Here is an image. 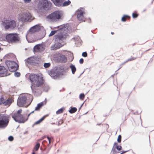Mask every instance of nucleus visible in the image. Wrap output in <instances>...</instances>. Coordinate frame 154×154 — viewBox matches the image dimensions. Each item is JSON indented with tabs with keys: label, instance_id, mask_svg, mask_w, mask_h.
<instances>
[{
	"label": "nucleus",
	"instance_id": "27",
	"mask_svg": "<svg viewBox=\"0 0 154 154\" xmlns=\"http://www.w3.org/2000/svg\"><path fill=\"white\" fill-rule=\"evenodd\" d=\"M71 3L70 1L69 0H68L67 1H65L63 4V6H67L69 5Z\"/></svg>",
	"mask_w": 154,
	"mask_h": 154
},
{
	"label": "nucleus",
	"instance_id": "15",
	"mask_svg": "<svg viewBox=\"0 0 154 154\" xmlns=\"http://www.w3.org/2000/svg\"><path fill=\"white\" fill-rule=\"evenodd\" d=\"M8 71L4 66H0V76H6L10 75V73H8Z\"/></svg>",
	"mask_w": 154,
	"mask_h": 154
},
{
	"label": "nucleus",
	"instance_id": "3",
	"mask_svg": "<svg viewBox=\"0 0 154 154\" xmlns=\"http://www.w3.org/2000/svg\"><path fill=\"white\" fill-rule=\"evenodd\" d=\"M29 100V103L28 105L25 106L27 107L32 102L33 98L32 95L30 94H27L23 96L19 97L17 101V105L19 107H23L26 103L27 101Z\"/></svg>",
	"mask_w": 154,
	"mask_h": 154
},
{
	"label": "nucleus",
	"instance_id": "48",
	"mask_svg": "<svg viewBox=\"0 0 154 154\" xmlns=\"http://www.w3.org/2000/svg\"><path fill=\"white\" fill-rule=\"evenodd\" d=\"M9 56L10 57H14V55L13 54H10V55H9Z\"/></svg>",
	"mask_w": 154,
	"mask_h": 154
},
{
	"label": "nucleus",
	"instance_id": "32",
	"mask_svg": "<svg viewBox=\"0 0 154 154\" xmlns=\"http://www.w3.org/2000/svg\"><path fill=\"white\" fill-rule=\"evenodd\" d=\"M85 97L84 94L83 93H81L80 94L79 97L81 100H83Z\"/></svg>",
	"mask_w": 154,
	"mask_h": 154
},
{
	"label": "nucleus",
	"instance_id": "54",
	"mask_svg": "<svg viewBox=\"0 0 154 154\" xmlns=\"http://www.w3.org/2000/svg\"><path fill=\"white\" fill-rule=\"evenodd\" d=\"M31 114L30 113H29V114H28V117Z\"/></svg>",
	"mask_w": 154,
	"mask_h": 154
},
{
	"label": "nucleus",
	"instance_id": "50",
	"mask_svg": "<svg viewBox=\"0 0 154 154\" xmlns=\"http://www.w3.org/2000/svg\"><path fill=\"white\" fill-rule=\"evenodd\" d=\"M47 139H48V141L51 140V138L48 137H47Z\"/></svg>",
	"mask_w": 154,
	"mask_h": 154
},
{
	"label": "nucleus",
	"instance_id": "36",
	"mask_svg": "<svg viewBox=\"0 0 154 154\" xmlns=\"http://www.w3.org/2000/svg\"><path fill=\"white\" fill-rule=\"evenodd\" d=\"M132 16L133 18H137L138 17V14L136 13H133L132 14Z\"/></svg>",
	"mask_w": 154,
	"mask_h": 154
},
{
	"label": "nucleus",
	"instance_id": "53",
	"mask_svg": "<svg viewBox=\"0 0 154 154\" xmlns=\"http://www.w3.org/2000/svg\"><path fill=\"white\" fill-rule=\"evenodd\" d=\"M51 143V140H49V143L50 144Z\"/></svg>",
	"mask_w": 154,
	"mask_h": 154
},
{
	"label": "nucleus",
	"instance_id": "55",
	"mask_svg": "<svg viewBox=\"0 0 154 154\" xmlns=\"http://www.w3.org/2000/svg\"><path fill=\"white\" fill-rule=\"evenodd\" d=\"M111 34H112V35H113L114 34V32H111Z\"/></svg>",
	"mask_w": 154,
	"mask_h": 154
},
{
	"label": "nucleus",
	"instance_id": "5",
	"mask_svg": "<svg viewBox=\"0 0 154 154\" xmlns=\"http://www.w3.org/2000/svg\"><path fill=\"white\" fill-rule=\"evenodd\" d=\"M62 14L61 11H56L49 14L47 17V18L50 21L52 22H56L61 18Z\"/></svg>",
	"mask_w": 154,
	"mask_h": 154
},
{
	"label": "nucleus",
	"instance_id": "4",
	"mask_svg": "<svg viewBox=\"0 0 154 154\" xmlns=\"http://www.w3.org/2000/svg\"><path fill=\"white\" fill-rule=\"evenodd\" d=\"M58 29L52 31L49 35V36H51L57 32V34H64V35H67V32L68 31V24H64L57 26Z\"/></svg>",
	"mask_w": 154,
	"mask_h": 154
},
{
	"label": "nucleus",
	"instance_id": "44",
	"mask_svg": "<svg viewBox=\"0 0 154 154\" xmlns=\"http://www.w3.org/2000/svg\"><path fill=\"white\" fill-rule=\"evenodd\" d=\"M63 122L61 120H60L59 122V125H60L62 124Z\"/></svg>",
	"mask_w": 154,
	"mask_h": 154
},
{
	"label": "nucleus",
	"instance_id": "24",
	"mask_svg": "<svg viewBox=\"0 0 154 154\" xmlns=\"http://www.w3.org/2000/svg\"><path fill=\"white\" fill-rule=\"evenodd\" d=\"M45 116H44L42 118H41V119H39L38 121L35 122L32 125V126L33 127L34 126L38 125L41 122H42L45 119Z\"/></svg>",
	"mask_w": 154,
	"mask_h": 154
},
{
	"label": "nucleus",
	"instance_id": "7",
	"mask_svg": "<svg viewBox=\"0 0 154 154\" xmlns=\"http://www.w3.org/2000/svg\"><path fill=\"white\" fill-rule=\"evenodd\" d=\"M5 64L8 67L9 71L11 72H15L18 69V65L16 63L13 61H5Z\"/></svg>",
	"mask_w": 154,
	"mask_h": 154
},
{
	"label": "nucleus",
	"instance_id": "17",
	"mask_svg": "<svg viewBox=\"0 0 154 154\" xmlns=\"http://www.w3.org/2000/svg\"><path fill=\"white\" fill-rule=\"evenodd\" d=\"M40 29V27L38 25H36L32 26L29 30V32L31 34L38 32Z\"/></svg>",
	"mask_w": 154,
	"mask_h": 154
},
{
	"label": "nucleus",
	"instance_id": "22",
	"mask_svg": "<svg viewBox=\"0 0 154 154\" xmlns=\"http://www.w3.org/2000/svg\"><path fill=\"white\" fill-rule=\"evenodd\" d=\"M69 67L71 69L72 73L74 74L76 69L75 66L72 63H70Z\"/></svg>",
	"mask_w": 154,
	"mask_h": 154
},
{
	"label": "nucleus",
	"instance_id": "43",
	"mask_svg": "<svg viewBox=\"0 0 154 154\" xmlns=\"http://www.w3.org/2000/svg\"><path fill=\"white\" fill-rule=\"evenodd\" d=\"M84 60L82 58H81L79 60V63L81 64H82L83 63Z\"/></svg>",
	"mask_w": 154,
	"mask_h": 154
},
{
	"label": "nucleus",
	"instance_id": "19",
	"mask_svg": "<svg viewBox=\"0 0 154 154\" xmlns=\"http://www.w3.org/2000/svg\"><path fill=\"white\" fill-rule=\"evenodd\" d=\"M50 3V2L48 0H44L41 2V3L44 8H47Z\"/></svg>",
	"mask_w": 154,
	"mask_h": 154
},
{
	"label": "nucleus",
	"instance_id": "42",
	"mask_svg": "<svg viewBox=\"0 0 154 154\" xmlns=\"http://www.w3.org/2000/svg\"><path fill=\"white\" fill-rule=\"evenodd\" d=\"M23 1L26 3H29L31 1V0H23Z\"/></svg>",
	"mask_w": 154,
	"mask_h": 154
},
{
	"label": "nucleus",
	"instance_id": "9",
	"mask_svg": "<svg viewBox=\"0 0 154 154\" xmlns=\"http://www.w3.org/2000/svg\"><path fill=\"white\" fill-rule=\"evenodd\" d=\"M2 24L6 29H14L16 26V22L13 20H6L4 21Z\"/></svg>",
	"mask_w": 154,
	"mask_h": 154
},
{
	"label": "nucleus",
	"instance_id": "26",
	"mask_svg": "<svg viewBox=\"0 0 154 154\" xmlns=\"http://www.w3.org/2000/svg\"><path fill=\"white\" fill-rule=\"evenodd\" d=\"M119 152L116 150L115 147L113 146L111 153H112V154H116Z\"/></svg>",
	"mask_w": 154,
	"mask_h": 154
},
{
	"label": "nucleus",
	"instance_id": "12",
	"mask_svg": "<svg viewBox=\"0 0 154 154\" xmlns=\"http://www.w3.org/2000/svg\"><path fill=\"white\" fill-rule=\"evenodd\" d=\"M54 56L55 60L57 62L65 63L67 61V58L65 55L61 53H56Z\"/></svg>",
	"mask_w": 154,
	"mask_h": 154
},
{
	"label": "nucleus",
	"instance_id": "21",
	"mask_svg": "<svg viewBox=\"0 0 154 154\" xmlns=\"http://www.w3.org/2000/svg\"><path fill=\"white\" fill-rule=\"evenodd\" d=\"M51 1L57 6L60 7L62 5V0H51Z\"/></svg>",
	"mask_w": 154,
	"mask_h": 154
},
{
	"label": "nucleus",
	"instance_id": "16",
	"mask_svg": "<svg viewBox=\"0 0 154 154\" xmlns=\"http://www.w3.org/2000/svg\"><path fill=\"white\" fill-rule=\"evenodd\" d=\"M27 62L30 64L37 63L38 62V59L36 57H31L27 59Z\"/></svg>",
	"mask_w": 154,
	"mask_h": 154
},
{
	"label": "nucleus",
	"instance_id": "45",
	"mask_svg": "<svg viewBox=\"0 0 154 154\" xmlns=\"http://www.w3.org/2000/svg\"><path fill=\"white\" fill-rule=\"evenodd\" d=\"M117 144H118V143L117 142H115L114 143L113 146L115 147L116 146H118Z\"/></svg>",
	"mask_w": 154,
	"mask_h": 154
},
{
	"label": "nucleus",
	"instance_id": "41",
	"mask_svg": "<svg viewBox=\"0 0 154 154\" xmlns=\"http://www.w3.org/2000/svg\"><path fill=\"white\" fill-rule=\"evenodd\" d=\"M136 59V58H134V57H131L129 59H128V60H127L126 61H127V62H128V61H131V60H134L135 59Z\"/></svg>",
	"mask_w": 154,
	"mask_h": 154
},
{
	"label": "nucleus",
	"instance_id": "63",
	"mask_svg": "<svg viewBox=\"0 0 154 154\" xmlns=\"http://www.w3.org/2000/svg\"><path fill=\"white\" fill-rule=\"evenodd\" d=\"M100 124H97V125H100Z\"/></svg>",
	"mask_w": 154,
	"mask_h": 154
},
{
	"label": "nucleus",
	"instance_id": "47",
	"mask_svg": "<svg viewBox=\"0 0 154 154\" xmlns=\"http://www.w3.org/2000/svg\"><path fill=\"white\" fill-rule=\"evenodd\" d=\"M28 131H26L25 132H24V133H23V134H28Z\"/></svg>",
	"mask_w": 154,
	"mask_h": 154
},
{
	"label": "nucleus",
	"instance_id": "38",
	"mask_svg": "<svg viewBox=\"0 0 154 154\" xmlns=\"http://www.w3.org/2000/svg\"><path fill=\"white\" fill-rule=\"evenodd\" d=\"M4 99V97L3 96H2L0 98V105L2 104V103H3V100Z\"/></svg>",
	"mask_w": 154,
	"mask_h": 154
},
{
	"label": "nucleus",
	"instance_id": "46",
	"mask_svg": "<svg viewBox=\"0 0 154 154\" xmlns=\"http://www.w3.org/2000/svg\"><path fill=\"white\" fill-rule=\"evenodd\" d=\"M127 62V61H125V62H124V63H122L121 64H120V66H123V65H124V64L125 63H126Z\"/></svg>",
	"mask_w": 154,
	"mask_h": 154
},
{
	"label": "nucleus",
	"instance_id": "13",
	"mask_svg": "<svg viewBox=\"0 0 154 154\" xmlns=\"http://www.w3.org/2000/svg\"><path fill=\"white\" fill-rule=\"evenodd\" d=\"M49 74L53 79H58L60 75H63L62 72L59 71L58 68L56 69L51 70L49 72Z\"/></svg>",
	"mask_w": 154,
	"mask_h": 154
},
{
	"label": "nucleus",
	"instance_id": "30",
	"mask_svg": "<svg viewBox=\"0 0 154 154\" xmlns=\"http://www.w3.org/2000/svg\"><path fill=\"white\" fill-rule=\"evenodd\" d=\"M40 144L38 143H37L36 145L34 147V149L35 151H37L39 149L40 147Z\"/></svg>",
	"mask_w": 154,
	"mask_h": 154
},
{
	"label": "nucleus",
	"instance_id": "2",
	"mask_svg": "<svg viewBox=\"0 0 154 154\" xmlns=\"http://www.w3.org/2000/svg\"><path fill=\"white\" fill-rule=\"evenodd\" d=\"M67 36H64V34H57L55 35L54 38L55 39L56 42L54 44L51 46V49L56 50L62 47L64 45L63 43L65 40Z\"/></svg>",
	"mask_w": 154,
	"mask_h": 154
},
{
	"label": "nucleus",
	"instance_id": "25",
	"mask_svg": "<svg viewBox=\"0 0 154 154\" xmlns=\"http://www.w3.org/2000/svg\"><path fill=\"white\" fill-rule=\"evenodd\" d=\"M77 109L76 107H72L69 110V112L70 113H73L77 111Z\"/></svg>",
	"mask_w": 154,
	"mask_h": 154
},
{
	"label": "nucleus",
	"instance_id": "18",
	"mask_svg": "<svg viewBox=\"0 0 154 154\" xmlns=\"http://www.w3.org/2000/svg\"><path fill=\"white\" fill-rule=\"evenodd\" d=\"M33 50L35 52H40L43 50V47L42 45L38 44L34 47Z\"/></svg>",
	"mask_w": 154,
	"mask_h": 154
},
{
	"label": "nucleus",
	"instance_id": "62",
	"mask_svg": "<svg viewBox=\"0 0 154 154\" xmlns=\"http://www.w3.org/2000/svg\"><path fill=\"white\" fill-rule=\"evenodd\" d=\"M112 77H114V75H112L111 76Z\"/></svg>",
	"mask_w": 154,
	"mask_h": 154
},
{
	"label": "nucleus",
	"instance_id": "56",
	"mask_svg": "<svg viewBox=\"0 0 154 154\" xmlns=\"http://www.w3.org/2000/svg\"><path fill=\"white\" fill-rule=\"evenodd\" d=\"M83 104H84V103H82V104L81 105V106H83Z\"/></svg>",
	"mask_w": 154,
	"mask_h": 154
},
{
	"label": "nucleus",
	"instance_id": "59",
	"mask_svg": "<svg viewBox=\"0 0 154 154\" xmlns=\"http://www.w3.org/2000/svg\"><path fill=\"white\" fill-rule=\"evenodd\" d=\"M46 154H45L44 153H42L41 154H46Z\"/></svg>",
	"mask_w": 154,
	"mask_h": 154
},
{
	"label": "nucleus",
	"instance_id": "14",
	"mask_svg": "<svg viewBox=\"0 0 154 154\" xmlns=\"http://www.w3.org/2000/svg\"><path fill=\"white\" fill-rule=\"evenodd\" d=\"M77 18L78 20L81 21H85V18L83 14L84 12L83 8H80L78 9L76 11Z\"/></svg>",
	"mask_w": 154,
	"mask_h": 154
},
{
	"label": "nucleus",
	"instance_id": "1",
	"mask_svg": "<svg viewBox=\"0 0 154 154\" xmlns=\"http://www.w3.org/2000/svg\"><path fill=\"white\" fill-rule=\"evenodd\" d=\"M29 79L32 83L31 88L34 94L36 96L40 95L42 93L41 86L44 83L43 77L35 74H31Z\"/></svg>",
	"mask_w": 154,
	"mask_h": 154
},
{
	"label": "nucleus",
	"instance_id": "20",
	"mask_svg": "<svg viewBox=\"0 0 154 154\" xmlns=\"http://www.w3.org/2000/svg\"><path fill=\"white\" fill-rule=\"evenodd\" d=\"M12 100L11 99H8L6 100H5L4 99L3 100V103L2 104H3L5 106H9L12 103Z\"/></svg>",
	"mask_w": 154,
	"mask_h": 154
},
{
	"label": "nucleus",
	"instance_id": "61",
	"mask_svg": "<svg viewBox=\"0 0 154 154\" xmlns=\"http://www.w3.org/2000/svg\"><path fill=\"white\" fill-rule=\"evenodd\" d=\"M146 11V9H144V10H143V11Z\"/></svg>",
	"mask_w": 154,
	"mask_h": 154
},
{
	"label": "nucleus",
	"instance_id": "35",
	"mask_svg": "<svg viewBox=\"0 0 154 154\" xmlns=\"http://www.w3.org/2000/svg\"><path fill=\"white\" fill-rule=\"evenodd\" d=\"M115 147L119 151H120L122 149V147L121 146H116Z\"/></svg>",
	"mask_w": 154,
	"mask_h": 154
},
{
	"label": "nucleus",
	"instance_id": "51",
	"mask_svg": "<svg viewBox=\"0 0 154 154\" xmlns=\"http://www.w3.org/2000/svg\"><path fill=\"white\" fill-rule=\"evenodd\" d=\"M122 66H120V65L119 68L117 70H118Z\"/></svg>",
	"mask_w": 154,
	"mask_h": 154
},
{
	"label": "nucleus",
	"instance_id": "33",
	"mask_svg": "<svg viewBox=\"0 0 154 154\" xmlns=\"http://www.w3.org/2000/svg\"><path fill=\"white\" fill-rule=\"evenodd\" d=\"M20 74L19 72H16L14 73V75L16 77H19L20 76Z\"/></svg>",
	"mask_w": 154,
	"mask_h": 154
},
{
	"label": "nucleus",
	"instance_id": "58",
	"mask_svg": "<svg viewBox=\"0 0 154 154\" xmlns=\"http://www.w3.org/2000/svg\"><path fill=\"white\" fill-rule=\"evenodd\" d=\"M32 154H35L34 152H33Z\"/></svg>",
	"mask_w": 154,
	"mask_h": 154
},
{
	"label": "nucleus",
	"instance_id": "31",
	"mask_svg": "<svg viewBox=\"0 0 154 154\" xmlns=\"http://www.w3.org/2000/svg\"><path fill=\"white\" fill-rule=\"evenodd\" d=\"M51 65L50 63H45L44 64V66L45 68H47L49 67Z\"/></svg>",
	"mask_w": 154,
	"mask_h": 154
},
{
	"label": "nucleus",
	"instance_id": "52",
	"mask_svg": "<svg viewBox=\"0 0 154 154\" xmlns=\"http://www.w3.org/2000/svg\"><path fill=\"white\" fill-rule=\"evenodd\" d=\"M34 112V111H32L30 113H31V114L32 113H33Z\"/></svg>",
	"mask_w": 154,
	"mask_h": 154
},
{
	"label": "nucleus",
	"instance_id": "57",
	"mask_svg": "<svg viewBox=\"0 0 154 154\" xmlns=\"http://www.w3.org/2000/svg\"><path fill=\"white\" fill-rule=\"evenodd\" d=\"M43 37H42V38H39V39H42V38H43Z\"/></svg>",
	"mask_w": 154,
	"mask_h": 154
},
{
	"label": "nucleus",
	"instance_id": "64",
	"mask_svg": "<svg viewBox=\"0 0 154 154\" xmlns=\"http://www.w3.org/2000/svg\"><path fill=\"white\" fill-rule=\"evenodd\" d=\"M78 38H80L79 37H78Z\"/></svg>",
	"mask_w": 154,
	"mask_h": 154
},
{
	"label": "nucleus",
	"instance_id": "8",
	"mask_svg": "<svg viewBox=\"0 0 154 154\" xmlns=\"http://www.w3.org/2000/svg\"><path fill=\"white\" fill-rule=\"evenodd\" d=\"M18 20L22 22L30 21L32 20V16L29 13H23L18 15Z\"/></svg>",
	"mask_w": 154,
	"mask_h": 154
},
{
	"label": "nucleus",
	"instance_id": "6",
	"mask_svg": "<svg viewBox=\"0 0 154 154\" xmlns=\"http://www.w3.org/2000/svg\"><path fill=\"white\" fill-rule=\"evenodd\" d=\"M9 121V116L5 114L0 115V129H4L8 125Z\"/></svg>",
	"mask_w": 154,
	"mask_h": 154
},
{
	"label": "nucleus",
	"instance_id": "40",
	"mask_svg": "<svg viewBox=\"0 0 154 154\" xmlns=\"http://www.w3.org/2000/svg\"><path fill=\"white\" fill-rule=\"evenodd\" d=\"M22 109H19L17 111V112L15 113L14 114H21L20 113L22 112Z\"/></svg>",
	"mask_w": 154,
	"mask_h": 154
},
{
	"label": "nucleus",
	"instance_id": "49",
	"mask_svg": "<svg viewBox=\"0 0 154 154\" xmlns=\"http://www.w3.org/2000/svg\"><path fill=\"white\" fill-rule=\"evenodd\" d=\"M123 151L121 153V154H123L125 152H127V151Z\"/></svg>",
	"mask_w": 154,
	"mask_h": 154
},
{
	"label": "nucleus",
	"instance_id": "39",
	"mask_svg": "<svg viewBox=\"0 0 154 154\" xmlns=\"http://www.w3.org/2000/svg\"><path fill=\"white\" fill-rule=\"evenodd\" d=\"M82 56L86 57L87 56V54L86 52H85L82 53Z\"/></svg>",
	"mask_w": 154,
	"mask_h": 154
},
{
	"label": "nucleus",
	"instance_id": "37",
	"mask_svg": "<svg viewBox=\"0 0 154 154\" xmlns=\"http://www.w3.org/2000/svg\"><path fill=\"white\" fill-rule=\"evenodd\" d=\"M8 140L9 141H11L13 140L14 137L12 136H10L9 137Z\"/></svg>",
	"mask_w": 154,
	"mask_h": 154
},
{
	"label": "nucleus",
	"instance_id": "11",
	"mask_svg": "<svg viewBox=\"0 0 154 154\" xmlns=\"http://www.w3.org/2000/svg\"><path fill=\"white\" fill-rule=\"evenodd\" d=\"M12 117L16 122L19 123H23L27 120H25L24 118L21 114H13L12 115Z\"/></svg>",
	"mask_w": 154,
	"mask_h": 154
},
{
	"label": "nucleus",
	"instance_id": "60",
	"mask_svg": "<svg viewBox=\"0 0 154 154\" xmlns=\"http://www.w3.org/2000/svg\"><path fill=\"white\" fill-rule=\"evenodd\" d=\"M81 108L80 107L79 108V110H80V109H81Z\"/></svg>",
	"mask_w": 154,
	"mask_h": 154
},
{
	"label": "nucleus",
	"instance_id": "10",
	"mask_svg": "<svg viewBox=\"0 0 154 154\" xmlns=\"http://www.w3.org/2000/svg\"><path fill=\"white\" fill-rule=\"evenodd\" d=\"M6 39L9 42H15L19 41V39L18 35L16 33H10L6 36Z\"/></svg>",
	"mask_w": 154,
	"mask_h": 154
},
{
	"label": "nucleus",
	"instance_id": "29",
	"mask_svg": "<svg viewBox=\"0 0 154 154\" xmlns=\"http://www.w3.org/2000/svg\"><path fill=\"white\" fill-rule=\"evenodd\" d=\"M63 109L62 108L59 109L57 110L56 112V113L57 114H60L63 112Z\"/></svg>",
	"mask_w": 154,
	"mask_h": 154
},
{
	"label": "nucleus",
	"instance_id": "28",
	"mask_svg": "<svg viewBox=\"0 0 154 154\" xmlns=\"http://www.w3.org/2000/svg\"><path fill=\"white\" fill-rule=\"evenodd\" d=\"M126 17H127V18H130V17L128 15H124L122 18V19H121L122 21H123V22L125 21L126 20Z\"/></svg>",
	"mask_w": 154,
	"mask_h": 154
},
{
	"label": "nucleus",
	"instance_id": "23",
	"mask_svg": "<svg viewBox=\"0 0 154 154\" xmlns=\"http://www.w3.org/2000/svg\"><path fill=\"white\" fill-rule=\"evenodd\" d=\"M43 105V102H41L38 104L36 107H35V110L38 111L41 107Z\"/></svg>",
	"mask_w": 154,
	"mask_h": 154
},
{
	"label": "nucleus",
	"instance_id": "34",
	"mask_svg": "<svg viewBox=\"0 0 154 154\" xmlns=\"http://www.w3.org/2000/svg\"><path fill=\"white\" fill-rule=\"evenodd\" d=\"M122 136L121 135H119L118 137L117 140V142L118 143H120L121 141Z\"/></svg>",
	"mask_w": 154,
	"mask_h": 154
}]
</instances>
